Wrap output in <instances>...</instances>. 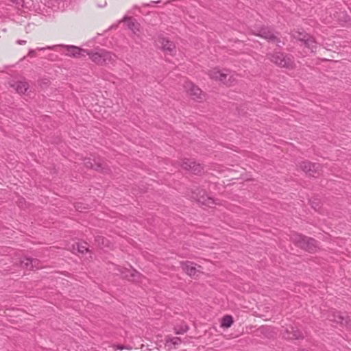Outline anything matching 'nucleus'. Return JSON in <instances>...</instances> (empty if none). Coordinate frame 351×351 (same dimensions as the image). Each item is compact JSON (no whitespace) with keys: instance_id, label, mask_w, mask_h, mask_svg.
Returning a JSON list of instances; mask_svg holds the SVG:
<instances>
[{"instance_id":"obj_4","label":"nucleus","mask_w":351,"mask_h":351,"mask_svg":"<svg viewBox=\"0 0 351 351\" xmlns=\"http://www.w3.org/2000/svg\"><path fill=\"white\" fill-rule=\"evenodd\" d=\"M267 58L274 64L281 68L293 70L295 68L294 58L291 54L275 51L267 54Z\"/></svg>"},{"instance_id":"obj_22","label":"nucleus","mask_w":351,"mask_h":351,"mask_svg":"<svg viewBox=\"0 0 351 351\" xmlns=\"http://www.w3.org/2000/svg\"><path fill=\"white\" fill-rule=\"evenodd\" d=\"M88 245V243L85 241L77 242L72 245V247L73 250L74 251H77V253L81 254H85L86 253L89 252Z\"/></svg>"},{"instance_id":"obj_25","label":"nucleus","mask_w":351,"mask_h":351,"mask_svg":"<svg viewBox=\"0 0 351 351\" xmlns=\"http://www.w3.org/2000/svg\"><path fill=\"white\" fill-rule=\"evenodd\" d=\"M311 207L316 211H319L322 207L320 199H308Z\"/></svg>"},{"instance_id":"obj_17","label":"nucleus","mask_w":351,"mask_h":351,"mask_svg":"<svg viewBox=\"0 0 351 351\" xmlns=\"http://www.w3.org/2000/svg\"><path fill=\"white\" fill-rule=\"evenodd\" d=\"M300 36L301 37L299 38V40L302 41L305 47L309 49L311 52H314L317 47V44L314 38L306 34H300Z\"/></svg>"},{"instance_id":"obj_30","label":"nucleus","mask_w":351,"mask_h":351,"mask_svg":"<svg viewBox=\"0 0 351 351\" xmlns=\"http://www.w3.org/2000/svg\"><path fill=\"white\" fill-rule=\"evenodd\" d=\"M188 330H189L188 326H186V325L182 326L180 327V328L178 330H176V334L182 335V334L186 332Z\"/></svg>"},{"instance_id":"obj_1","label":"nucleus","mask_w":351,"mask_h":351,"mask_svg":"<svg viewBox=\"0 0 351 351\" xmlns=\"http://www.w3.org/2000/svg\"><path fill=\"white\" fill-rule=\"evenodd\" d=\"M291 240L296 247L308 253H315L319 249V242L317 240L302 234H293Z\"/></svg>"},{"instance_id":"obj_7","label":"nucleus","mask_w":351,"mask_h":351,"mask_svg":"<svg viewBox=\"0 0 351 351\" xmlns=\"http://www.w3.org/2000/svg\"><path fill=\"white\" fill-rule=\"evenodd\" d=\"M282 338L287 340H303L304 335L302 332L297 327L293 325H289L282 327L280 331Z\"/></svg>"},{"instance_id":"obj_31","label":"nucleus","mask_w":351,"mask_h":351,"mask_svg":"<svg viewBox=\"0 0 351 351\" xmlns=\"http://www.w3.org/2000/svg\"><path fill=\"white\" fill-rule=\"evenodd\" d=\"M113 348L117 350H122L123 349H128L130 350L132 348L130 346H125L123 345L118 344V345H113Z\"/></svg>"},{"instance_id":"obj_28","label":"nucleus","mask_w":351,"mask_h":351,"mask_svg":"<svg viewBox=\"0 0 351 351\" xmlns=\"http://www.w3.org/2000/svg\"><path fill=\"white\" fill-rule=\"evenodd\" d=\"M167 343H171V344L174 345V346H177V345H179L182 343V340L180 337H171V338H169L168 339H167Z\"/></svg>"},{"instance_id":"obj_3","label":"nucleus","mask_w":351,"mask_h":351,"mask_svg":"<svg viewBox=\"0 0 351 351\" xmlns=\"http://www.w3.org/2000/svg\"><path fill=\"white\" fill-rule=\"evenodd\" d=\"M87 55L94 63L101 66L112 64L117 59L115 54L104 49L100 48L88 50V51H87Z\"/></svg>"},{"instance_id":"obj_6","label":"nucleus","mask_w":351,"mask_h":351,"mask_svg":"<svg viewBox=\"0 0 351 351\" xmlns=\"http://www.w3.org/2000/svg\"><path fill=\"white\" fill-rule=\"evenodd\" d=\"M64 47L67 49L68 52L66 53V56L73 58H80V57H84L86 55H87V51L88 50L81 49L78 47L74 46V45H53V46H48L47 47H38L37 48V50L38 51H44L45 49H53L56 47Z\"/></svg>"},{"instance_id":"obj_32","label":"nucleus","mask_w":351,"mask_h":351,"mask_svg":"<svg viewBox=\"0 0 351 351\" xmlns=\"http://www.w3.org/2000/svg\"><path fill=\"white\" fill-rule=\"evenodd\" d=\"M11 2H12L13 3H14L15 5L19 6V5H22L23 3V0H10Z\"/></svg>"},{"instance_id":"obj_13","label":"nucleus","mask_w":351,"mask_h":351,"mask_svg":"<svg viewBox=\"0 0 351 351\" xmlns=\"http://www.w3.org/2000/svg\"><path fill=\"white\" fill-rule=\"evenodd\" d=\"M181 267L182 270L190 277L195 278L198 276L197 273H199V271L196 268V264L193 262L186 261L181 262Z\"/></svg>"},{"instance_id":"obj_19","label":"nucleus","mask_w":351,"mask_h":351,"mask_svg":"<svg viewBox=\"0 0 351 351\" xmlns=\"http://www.w3.org/2000/svg\"><path fill=\"white\" fill-rule=\"evenodd\" d=\"M197 205L202 206L204 209L206 208H213V205L219 204L220 199H194Z\"/></svg>"},{"instance_id":"obj_21","label":"nucleus","mask_w":351,"mask_h":351,"mask_svg":"<svg viewBox=\"0 0 351 351\" xmlns=\"http://www.w3.org/2000/svg\"><path fill=\"white\" fill-rule=\"evenodd\" d=\"M21 267L27 269L32 270L34 269L33 263H39L37 258L25 256L21 259Z\"/></svg>"},{"instance_id":"obj_20","label":"nucleus","mask_w":351,"mask_h":351,"mask_svg":"<svg viewBox=\"0 0 351 351\" xmlns=\"http://www.w3.org/2000/svg\"><path fill=\"white\" fill-rule=\"evenodd\" d=\"M94 241L95 244L100 249L110 248V241L102 235L95 236Z\"/></svg>"},{"instance_id":"obj_11","label":"nucleus","mask_w":351,"mask_h":351,"mask_svg":"<svg viewBox=\"0 0 351 351\" xmlns=\"http://www.w3.org/2000/svg\"><path fill=\"white\" fill-rule=\"evenodd\" d=\"M181 167L196 175L201 174L204 171V167L201 164L196 163L195 161L189 159H184L182 160Z\"/></svg>"},{"instance_id":"obj_18","label":"nucleus","mask_w":351,"mask_h":351,"mask_svg":"<svg viewBox=\"0 0 351 351\" xmlns=\"http://www.w3.org/2000/svg\"><path fill=\"white\" fill-rule=\"evenodd\" d=\"M123 21L127 23L128 29H130L134 34L136 36L139 35L141 32V25L136 19L131 17H125Z\"/></svg>"},{"instance_id":"obj_33","label":"nucleus","mask_w":351,"mask_h":351,"mask_svg":"<svg viewBox=\"0 0 351 351\" xmlns=\"http://www.w3.org/2000/svg\"><path fill=\"white\" fill-rule=\"evenodd\" d=\"M28 56L29 57H34L35 56V50L34 49H30L29 51V53H28Z\"/></svg>"},{"instance_id":"obj_34","label":"nucleus","mask_w":351,"mask_h":351,"mask_svg":"<svg viewBox=\"0 0 351 351\" xmlns=\"http://www.w3.org/2000/svg\"><path fill=\"white\" fill-rule=\"evenodd\" d=\"M17 43L19 45H23L26 43V40H17Z\"/></svg>"},{"instance_id":"obj_26","label":"nucleus","mask_w":351,"mask_h":351,"mask_svg":"<svg viewBox=\"0 0 351 351\" xmlns=\"http://www.w3.org/2000/svg\"><path fill=\"white\" fill-rule=\"evenodd\" d=\"M75 209L80 212H84V210L89 209V206L82 202H77L75 205Z\"/></svg>"},{"instance_id":"obj_2","label":"nucleus","mask_w":351,"mask_h":351,"mask_svg":"<svg viewBox=\"0 0 351 351\" xmlns=\"http://www.w3.org/2000/svg\"><path fill=\"white\" fill-rule=\"evenodd\" d=\"M209 77L219 82L228 86L234 85L237 80L238 75L228 69H219V68H213L208 71Z\"/></svg>"},{"instance_id":"obj_16","label":"nucleus","mask_w":351,"mask_h":351,"mask_svg":"<svg viewBox=\"0 0 351 351\" xmlns=\"http://www.w3.org/2000/svg\"><path fill=\"white\" fill-rule=\"evenodd\" d=\"M9 84L19 94H25L29 88V84L25 80L12 81Z\"/></svg>"},{"instance_id":"obj_12","label":"nucleus","mask_w":351,"mask_h":351,"mask_svg":"<svg viewBox=\"0 0 351 351\" xmlns=\"http://www.w3.org/2000/svg\"><path fill=\"white\" fill-rule=\"evenodd\" d=\"M84 161V165L87 168L94 169L95 170L102 172L104 173H107L110 171V169H108L106 164H103L99 162H96L95 160H93L90 158H85Z\"/></svg>"},{"instance_id":"obj_37","label":"nucleus","mask_w":351,"mask_h":351,"mask_svg":"<svg viewBox=\"0 0 351 351\" xmlns=\"http://www.w3.org/2000/svg\"><path fill=\"white\" fill-rule=\"evenodd\" d=\"M298 351H309L305 348L299 349Z\"/></svg>"},{"instance_id":"obj_35","label":"nucleus","mask_w":351,"mask_h":351,"mask_svg":"<svg viewBox=\"0 0 351 351\" xmlns=\"http://www.w3.org/2000/svg\"><path fill=\"white\" fill-rule=\"evenodd\" d=\"M33 265H34V268L35 267V268H37V269H38V268L39 267L38 266V263H33Z\"/></svg>"},{"instance_id":"obj_36","label":"nucleus","mask_w":351,"mask_h":351,"mask_svg":"<svg viewBox=\"0 0 351 351\" xmlns=\"http://www.w3.org/2000/svg\"><path fill=\"white\" fill-rule=\"evenodd\" d=\"M22 200H25V199H21V201L18 204L19 206H22V204H23Z\"/></svg>"},{"instance_id":"obj_14","label":"nucleus","mask_w":351,"mask_h":351,"mask_svg":"<svg viewBox=\"0 0 351 351\" xmlns=\"http://www.w3.org/2000/svg\"><path fill=\"white\" fill-rule=\"evenodd\" d=\"M142 275L134 268H125L121 278L133 282L141 281Z\"/></svg>"},{"instance_id":"obj_9","label":"nucleus","mask_w":351,"mask_h":351,"mask_svg":"<svg viewBox=\"0 0 351 351\" xmlns=\"http://www.w3.org/2000/svg\"><path fill=\"white\" fill-rule=\"evenodd\" d=\"M251 32L254 35L263 38L276 44L280 43V38L275 35L271 29L267 27H263L257 30H251Z\"/></svg>"},{"instance_id":"obj_8","label":"nucleus","mask_w":351,"mask_h":351,"mask_svg":"<svg viewBox=\"0 0 351 351\" xmlns=\"http://www.w3.org/2000/svg\"><path fill=\"white\" fill-rule=\"evenodd\" d=\"M184 87L192 99L201 102L205 99V94L197 86L191 82H186Z\"/></svg>"},{"instance_id":"obj_5","label":"nucleus","mask_w":351,"mask_h":351,"mask_svg":"<svg viewBox=\"0 0 351 351\" xmlns=\"http://www.w3.org/2000/svg\"><path fill=\"white\" fill-rule=\"evenodd\" d=\"M327 319L332 322L339 324L348 330H351V318L346 314L332 309L328 312Z\"/></svg>"},{"instance_id":"obj_15","label":"nucleus","mask_w":351,"mask_h":351,"mask_svg":"<svg viewBox=\"0 0 351 351\" xmlns=\"http://www.w3.org/2000/svg\"><path fill=\"white\" fill-rule=\"evenodd\" d=\"M157 42L163 51H168L171 54L176 51V45L165 37H159Z\"/></svg>"},{"instance_id":"obj_10","label":"nucleus","mask_w":351,"mask_h":351,"mask_svg":"<svg viewBox=\"0 0 351 351\" xmlns=\"http://www.w3.org/2000/svg\"><path fill=\"white\" fill-rule=\"evenodd\" d=\"M299 167L308 176L315 177L321 171L322 166L317 163H312L310 161H302L299 163Z\"/></svg>"},{"instance_id":"obj_29","label":"nucleus","mask_w":351,"mask_h":351,"mask_svg":"<svg viewBox=\"0 0 351 351\" xmlns=\"http://www.w3.org/2000/svg\"><path fill=\"white\" fill-rule=\"evenodd\" d=\"M125 269V267H121V266H119V265H116L114 267V274H116L117 276H120L121 277H122Z\"/></svg>"},{"instance_id":"obj_27","label":"nucleus","mask_w":351,"mask_h":351,"mask_svg":"<svg viewBox=\"0 0 351 351\" xmlns=\"http://www.w3.org/2000/svg\"><path fill=\"white\" fill-rule=\"evenodd\" d=\"M193 194L196 195V197H204L206 195L205 191L202 189H199V188H196L195 189H193Z\"/></svg>"},{"instance_id":"obj_24","label":"nucleus","mask_w":351,"mask_h":351,"mask_svg":"<svg viewBox=\"0 0 351 351\" xmlns=\"http://www.w3.org/2000/svg\"><path fill=\"white\" fill-rule=\"evenodd\" d=\"M234 323V319L232 315H226L221 318V327L223 328H230Z\"/></svg>"},{"instance_id":"obj_23","label":"nucleus","mask_w":351,"mask_h":351,"mask_svg":"<svg viewBox=\"0 0 351 351\" xmlns=\"http://www.w3.org/2000/svg\"><path fill=\"white\" fill-rule=\"evenodd\" d=\"M256 332L267 338L271 337L273 334V330L269 326H261L256 330Z\"/></svg>"}]
</instances>
